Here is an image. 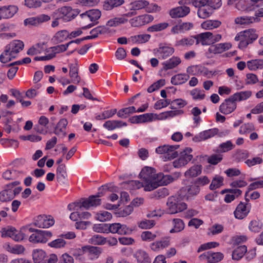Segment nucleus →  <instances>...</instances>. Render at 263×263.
Segmentation results:
<instances>
[{
	"label": "nucleus",
	"mask_w": 263,
	"mask_h": 263,
	"mask_svg": "<svg viewBox=\"0 0 263 263\" xmlns=\"http://www.w3.org/2000/svg\"><path fill=\"white\" fill-rule=\"evenodd\" d=\"M101 195L98 194L97 195L89 196L87 198L82 199L78 202L71 203L68 204V209L69 211H76L70 215V218L73 221H77L80 219V211L84 208L89 209L91 207L97 206L101 204Z\"/></svg>",
	"instance_id": "nucleus-1"
},
{
	"label": "nucleus",
	"mask_w": 263,
	"mask_h": 263,
	"mask_svg": "<svg viewBox=\"0 0 263 263\" xmlns=\"http://www.w3.org/2000/svg\"><path fill=\"white\" fill-rule=\"evenodd\" d=\"M24 47V44L22 41L15 40L11 41L5 47L3 52L0 55V61L6 63L15 59Z\"/></svg>",
	"instance_id": "nucleus-2"
},
{
	"label": "nucleus",
	"mask_w": 263,
	"mask_h": 263,
	"mask_svg": "<svg viewBox=\"0 0 263 263\" xmlns=\"http://www.w3.org/2000/svg\"><path fill=\"white\" fill-rule=\"evenodd\" d=\"M180 176L181 174L179 172H175L172 175H164L162 173L157 174L156 180L152 185L146 187V191H151L160 185H167L177 180Z\"/></svg>",
	"instance_id": "nucleus-3"
},
{
	"label": "nucleus",
	"mask_w": 263,
	"mask_h": 263,
	"mask_svg": "<svg viewBox=\"0 0 263 263\" xmlns=\"http://www.w3.org/2000/svg\"><path fill=\"white\" fill-rule=\"evenodd\" d=\"M258 36L256 30L250 29L239 32L235 37V40L239 41V48L243 49L256 40Z\"/></svg>",
	"instance_id": "nucleus-4"
},
{
	"label": "nucleus",
	"mask_w": 263,
	"mask_h": 263,
	"mask_svg": "<svg viewBox=\"0 0 263 263\" xmlns=\"http://www.w3.org/2000/svg\"><path fill=\"white\" fill-rule=\"evenodd\" d=\"M179 147V145L164 144L157 147L155 152L157 154L161 155L163 160L166 161L177 158L178 156L177 149Z\"/></svg>",
	"instance_id": "nucleus-5"
},
{
	"label": "nucleus",
	"mask_w": 263,
	"mask_h": 263,
	"mask_svg": "<svg viewBox=\"0 0 263 263\" xmlns=\"http://www.w3.org/2000/svg\"><path fill=\"white\" fill-rule=\"evenodd\" d=\"M166 212L170 214L180 212L187 208V204L179 200L178 197L172 196L168 198L166 203Z\"/></svg>",
	"instance_id": "nucleus-6"
},
{
	"label": "nucleus",
	"mask_w": 263,
	"mask_h": 263,
	"mask_svg": "<svg viewBox=\"0 0 263 263\" xmlns=\"http://www.w3.org/2000/svg\"><path fill=\"white\" fill-rule=\"evenodd\" d=\"M29 231L30 232L35 231L29 238V241L33 243H46L52 236V233L49 231L34 230L33 228H29Z\"/></svg>",
	"instance_id": "nucleus-7"
},
{
	"label": "nucleus",
	"mask_w": 263,
	"mask_h": 263,
	"mask_svg": "<svg viewBox=\"0 0 263 263\" xmlns=\"http://www.w3.org/2000/svg\"><path fill=\"white\" fill-rule=\"evenodd\" d=\"M192 149L190 147L184 148L179 155L178 158L173 162V165L176 168L185 166L193 158L191 154Z\"/></svg>",
	"instance_id": "nucleus-8"
},
{
	"label": "nucleus",
	"mask_w": 263,
	"mask_h": 263,
	"mask_svg": "<svg viewBox=\"0 0 263 263\" xmlns=\"http://www.w3.org/2000/svg\"><path fill=\"white\" fill-rule=\"evenodd\" d=\"M101 12L98 9H92L80 14V17L84 22L89 20L92 23L82 27V29L90 28L98 23L97 21L100 18Z\"/></svg>",
	"instance_id": "nucleus-9"
},
{
	"label": "nucleus",
	"mask_w": 263,
	"mask_h": 263,
	"mask_svg": "<svg viewBox=\"0 0 263 263\" xmlns=\"http://www.w3.org/2000/svg\"><path fill=\"white\" fill-rule=\"evenodd\" d=\"M78 9H73L70 6H63L57 10L59 18L64 22H69L74 19L79 13Z\"/></svg>",
	"instance_id": "nucleus-10"
},
{
	"label": "nucleus",
	"mask_w": 263,
	"mask_h": 263,
	"mask_svg": "<svg viewBox=\"0 0 263 263\" xmlns=\"http://www.w3.org/2000/svg\"><path fill=\"white\" fill-rule=\"evenodd\" d=\"M157 175L155 169L151 167L145 166L141 170L139 175L144 181V191L147 186L152 185L156 180Z\"/></svg>",
	"instance_id": "nucleus-11"
},
{
	"label": "nucleus",
	"mask_w": 263,
	"mask_h": 263,
	"mask_svg": "<svg viewBox=\"0 0 263 263\" xmlns=\"http://www.w3.org/2000/svg\"><path fill=\"white\" fill-rule=\"evenodd\" d=\"M175 52V49L169 45L161 44L158 48L153 50L154 55L157 57L159 59L165 60Z\"/></svg>",
	"instance_id": "nucleus-12"
},
{
	"label": "nucleus",
	"mask_w": 263,
	"mask_h": 263,
	"mask_svg": "<svg viewBox=\"0 0 263 263\" xmlns=\"http://www.w3.org/2000/svg\"><path fill=\"white\" fill-rule=\"evenodd\" d=\"M200 187L194 182L191 184L186 185L180 190V195L186 200L194 198L200 192Z\"/></svg>",
	"instance_id": "nucleus-13"
},
{
	"label": "nucleus",
	"mask_w": 263,
	"mask_h": 263,
	"mask_svg": "<svg viewBox=\"0 0 263 263\" xmlns=\"http://www.w3.org/2000/svg\"><path fill=\"white\" fill-rule=\"evenodd\" d=\"M154 20V17L149 14H143L135 16L129 20L130 25L139 27L148 24Z\"/></svg>",
	"instance_id": "nucleus-14"
},
{
	"label": "nucleus",
	"mask_w": 263,
	"mask_h": 263,
	"mask_svg": "<svg viewBox=\"0 0 263 263\" xmlns=\"http://www.w3.org/2000/svg\"><path fill=\"white\" fill-rule=\"evenodd\" d=\"M2 237H9L16 241L22 240L24 237V234L22 231H17L15 228L10 227L3 228L1 231Z\"/></svg>",
	"instance_id": "nucleus-15"
},
{
	"label": "nucleus",
	"mask_w": 263,
	"mask_h": 263,
	"mask_svg": "<svg viewBox=\"0 0 263 263\" xmlns=\"http://www.w3.org/2000/svg\"><path fill=\"white\" fill-rule=\"evenodd\" d=\"M251 208L250 203L240 202L234 212V217L238 219H243L248 216Z\"/></svg>",
	"instance_id": "nucleus-16"
},
{
	"label": "nucleus",
	"mask_w": 263,
	"mask_h": 263,
	"mask_svg": "<svg viewBox=\"0 0 263 263\" xmlns=\"http://www.w3.org/2000/svg\"><path fill=\"white\" fill-rule=\"evenodd\" d=\"M132 229L126 225L120 223H109V233L119 235H128L132 233Z\"/></svg>",
	"instance_id": "nucleus-17"
},
{
	"label": "nucleus",
	"mask_w": 263,
	"mask_h": 263,
	"mask_svg": "<svg viewBox=\"0 0 263 263\" xmlns=\"http://www.w3.org/2000/svg\"><path fill=\"white\" fill-rule=\"evenodd\" d=\"M237 107V104L230 96L226 99L219 106V111L224 115H229L233 112Z\"/></svg>",
	"instance_id": "nucleus-18"
},
{
	"label": "nucleus",
	"mask_w": 263,
	"mask_h": 263,
	"mask_svg": "<svg viewBox=\"0 0 263 263\" xmlns=\"http://www.w3.org/2000/svg\"><path fill=\"white\" fill-rule=\"evenodd\" d=\"M15 5L0 6V20L12 18L18 11Z\"/></svg>",
	"instance_id": "nucleus-19"
},
{
	"label": "nucleus",
	"mask_w": 263,
	"mask_h": 263,
	"mask_svg": "<svg viewBox=\"0 0 263 263\" xmlns=\"http://www.w3.org/2000/svg\"><path fill=\"white\" fill-rule=\"evenodd\" d=\"M186 72L188 74L194 76L202 75L208 76L214 73L212 71H209L206 67L201 65L189 66L186 69Z\"/></svg>",
	"instance_id": "nucleus-20"
},
{
	"label": "nucleus",
	"mask_w": 263,
	"mask_h": 263,
	"mask_svg": "<svg viewBox=\"0 0 263 263\" xmlns=\"http://www.w3.org/2000/svg\"><path fill=\"white\" fill-rule=\"evenodd\" d=\"M20 184L18 181H15L8 184L6 188L0 192V201L7 202L13 199V194L11 193V188Z\"/></svg>",
	"instance_id": "nucleus-21"
},
{
	"label": "nucleus",
	"mask_w": 263,
	"mask_h": 263,
	"mask_svg": "<svg viewBox=\"0 0 263 263\" xmlns=\"http://www.w3.org/2000/svg\"><path fill=\"white\" fill-rule=\"evenodd\" d=\"M223 255L220 252H206L199 256L200 260L209 261L210 263H216L220 261Z\"/></svg>",
	"instance_id": "nucleus-22"
},
{
	"label": "nucleus",
	"mask_w": 263,
	"mask_h": 263,
	"mask_svg": "<svg viewBox=\"0 0 263 263\" xmlns=\"http://www.w3.org/2000/svg\"><path fill=\"white\" fill-rule=\"evenodd\" d=\"M69 68V75L71 82L74 84H79L81 81V77L79 75L78 61L75 59L73 63L68 64Z\"/></svg>",
	"instance_id": "nucleus-23"
},
{
	"label": "nucleus",
	"mask_w": 263,
	"mask_h": 263,
	"mask_svg": "<svg viewBox=\"0 0 263 263\" xmlns=\"http://www.w3.org/2000/svg\"><path fill=\"white\" fill-rule=\"evenodd\" d=\"M54 223L53 218L50 216L40 215L35 220L34 224L39 228H48Z\"/></svg>",
	"instance_id": "nucleus-24"
},
{
	"label": "nucleus",
	"mask_w": 263,
	"mask_h": 263,
	"mask_svg": "<svg viewBox=\"0 0 263 263\" xmlns=\"http://www.w3.org/2000/svg\"><path fill=\"white\" fill-rule=\"evenodd\" d=\"M218 134V129L217 128L209 129L200 132L193 138V140L196 142H200L211 138Z\"/></svg>",
	"instance_id": "nucleus-25"
},
{
	"label": "nucleus",
	"mask_w": 263,
	"mask_h": 263,
	"mask_svg": "<svg viewBox=\"0 0 263 263\" xmlns=\"http://www.w3.org/2000/svg\"><path fill=\"white\" fill-rule=\"evenodd\" d=\"M190 12L189 7L183 6L172 9L170 11V15L172 18L183 17L187 15Z\"/></svg>",
	"instance_id": "nucleus-26"
},
{
	"label": "nucleus",
	"mask_w": 263,
	"mask_h": 263,
	"mask_svg": "<svg viewBox=\"0 0 263 263\" xmlns=\"http://www.w3.org/2000/svg\"><path fill=\"white\" fill-rule=\"evenodd\" d=\"M170 245V238L165 237L159 241H155L150 245V248L155 252H159Z\"/></svg>",
	"instance_id": "nucleus-27"
},
{
	"label": "nucleus",
	"mask_w": 263,
	"mask_h": 263,
	"mask_svg": "<svg viewBox=\"0 0 263 263\" xmlns=\"http://www.w3.org/2000/svg\"><path fill=\"white\" fill-rule=\"evenodd\" d=\"M49 122V121L48 118L42 116L39 119L38 125H36L34 129L37 133L46 135L48 133L46 126Z\"/></svg>",
	"instance_id": "nucleus-28"
},
{
	"label": "nucleus",
	"mask_w": 263,
	"mask_h": 263,
	"mask_svg": "<svg viewBox=\"0 0 263 263\" xmlns=\"http://www.w3.org/2000/svg\"><path fill=\"white\" fill-rule=\"evenodd\" d=\"M133 123H142L154 121V113H146L133 117L130 119Z\"/></svg>",
	"instance_id": "nucleus-29"
},
{
	"label": "nucleus",
	"mask_w": 263,
	"mask_h": 263,
	"mask_svg": "<svg viewBox=\"0 0 263 263\" xmlns=\"http://www.w3.org/2000/svg\"><path fill=\"white\" fill-rule=\"evenodd\" d=\"M196 39V44L201 43L202 45H208L211 44V39L213 37V33L210 32H206L200 33L195 36Z\"/></svg>",
	"instance_id": "nucleus-30"
},
{
	"label": "nucleus",
	"mask_w": 263,
	"mask_h": 263,
	"mask_svg": "<svg viewBox=\"0 0 263 263\" xmlns=\"http://www.w3.org/2000/svg\"><path fill=\"white\" fill-rule=\"evenodd\" d=\"M231 45L229 43H219L211 46L209 48L210 52L214 54H218L229 50Z\"/></svg>",
	"instance_id": "nucleus-31"
},
{
	"label": "nucleus",
	"mask_w": 263,
	"mask_h": 263,
	"mask_svg": "<svg viewBox=\"0 0 263 263\" xmlns=\"http://www.w3.org/2000/svg\"><path fill=\"white\" fill-rule=\"evenodd\" d=\"M181 63V59L177 56H173L167 61L162 63L163 69L168 70L177 67Z\"/></svg>",
	"instance_id": "nucleus-32"
},
{
	"label": "nucleus",
	"mask_w": 263,
	"mask_h": 263,
	"mask_svg": "<svg viewBox=\"0 0 263 263\" xmlns=\"http://www.w3.org/2000/svg\"><path fill=\"white\" fill-rule=\"evenodd\" d=\"M46 253L42 249H34L32 251V259L34 263H46Z\"/></svg>",
	"instance_id": "nucleus-33"
},
{
	"label": "nucleus",
	"mask_w": 263,
	"mask_h": 263,
	"mask_svg": "<svg viewBox=\"0 0 263 263\" xmlns=\"http://www.w3.org/2000/svg\"><path fill=\"white\" fill-rule=\"evenodd\" d=\"M68 121L66 119H61L54 128V134L58 136L64 137L66 135V128Z\"/></svg>",
	"instance_id": "nucleus-34"
},
{
	"label": "nucleus",
	"mask_w": 263,
	"mask_h": 263,
	"mask_svg": "<svg viewBox=\"0 0 263 263\" xmlns=\"http://www.w3.org/2000/svg\"><path fill=\"white\" fill-rule=\"evenodd\" d=\"M134 256L138 263H151V258L146 252L143 250L136 251Z\"/></svg>",
	"instance_id": "nucleus-35"
},
{
	"label": "nucleus",
	"mask_w": 263,
	"mask_h": 263,
	"mask_svg": "<svg viewBox=\"0 0 263 263\" xmlns=\"http://www.w3.org/2000/svg\"><path fill=\"white\" fill-rule=\"evenodd\" d=\"M248 229L253 233H258L263 229V222L258 218L252 219L248 225Z\"/></svg>",
	"instance_id": "nucleus-36"
},
{
	"label": "nucleus",
	"mask_w": 263,
	"mask_h": 263,
	"mask_svg": "<svg viewBox=\"0 0 263 263\" xmlns=\"http://www.w3.org/2000/svg\"><path fill=\"white\" fill-rule=\"evenodd\" d=\"M252 95V92L251 90L241 91L236 92L232 95V99H233L235 103L237 102H241L249 99Z\"/></svg>",
	"instance_id": "nucleus-37"
},
{
	"label": "nucleus",
	"mask_w": 263,
	"mask_h": 263,
	"mask_svg": "<svg viewBox=\"0 0 263 263\" xmlns=\"http://www.w3.org/2000/svg\"><path fill=\"white\" fill-rule=\"evenodd\" d=\"M126 122L119 120H108L103 125V127L108 130H113L116 128H120L122 126H126Z\"/></svg>",
	"instance_id": "nucleus-38"
},
{
	"label": "nucleus",
	"mask_w": 263,
	"mask_h": 263,
	"mask_svg": "<svg viewBox=\"0 0 263 263\" xmlns=\"http://www.w3.org/2000/svg\"><path fill=\"white\" fill-rule=\"evenodd\" d=\"M57 179L61 183H65L67 177L66 166L64 164H60L57 169Z\"/></svg>",
	"instance_id": "nucleus-39"
},
{
	"label": "nucleus",
	"mask_w": 263,
	"mask_h": 263,
	"mask_svg": "<svg viewBox=\"0 0 263 263\" xmlns=\"http://www.w3.org/2000/svg\"><path fill=\"white\" fill-rule=\"evenodd\" d=\"M124 2V0H106L103 2V8L105 10L110 11L121 6Z\"/></svg>",
	"instance_id": "nucleus-40"
},
{
	"label": "nucleus",
	"mask_w": 263,
	"mask_h": 263,
	"mask_svg": "<svg viewBox=\"0 0 263 263\" xmlns=\"http://www.w3.org/2000/svg\"><path fill=\"white\" fill-rule=\"evenodd\" d=\"M87 249L86 250V253L91 260H94L97 259L101 253H102V249L99 247L86 246Z\"/></svg>",
	"instance_id": "nucleus-41"
},
{
	"label": "nucleus",
	"mask_w": 263,
	"mask_h": 263,
	"mask_svg": "<svg viewBox=\"0 0 263 263\" xmlns=\"http://www.w3.org/2000/svg\"><path fill=\"white\" fill-rule=\"evenodd\" d=\"M236 7L238 10L247 11H252L255 8L251 0H239Z\"/></svg>",
	"instance_id": "nucleus-42"
},
{
	"label": "nucleus",
	"mask_w": 263,
	"mask_h": 263,
	"mask_svg": "<svg viewBox=\"0 0 263 263\" xmlns=\"http://www.w3.org/2000/svg\"><path fill=\"white\" fill-rule=\"evenodd\" d=\"M226 191L229 193L224 197V201L227 203L232 202L242 193V191L238 189H228Z\"/></svg>",
	"instance_id": "nucleus-43"
},
{
	"label": "nucleus",
	"mask_w": 263,
	"mask_h": 263,
	"mask_svg": "<svg viewBox=\"0 0 263 263\" xmlns=\"http://www.w3.org/2000/svg\"><path fill=\"white\" fill-rule=\"evenodd\" d=\"M69 32L66 30L58 31L53 36L52 40L55 43H60L69 39Z\"/></svg>",
	"instance_id": "nucleus-44"
},
{
	"label": "nucleus",
	"mask_w": 263,
	"mask_h": 263,
	"mask_svg": "<svg viewBox=\"0 0 263 263\" xmlns=\"http://www.w3.org/2000/svg\"><path fill=\"white\" fill-rule=\"evenodd\" d=\"M188 74L185 73H179L171 78V83L174 85H178L185 83L189 79Z\"/></svg>",
	"instance_id": "nucleus-45"
},
{
	"label": "nucleus",
	"mask_w": 263,
	"mask_h": 263,
	"mask_svg": "<svg viewBox=\"0 0 263 263\" xmlns=\"http://www.w3.org/2000/svg\"><path fill=\"white\" fill-rule=\"evenodd\" d=\"M221 22L218 20H208L204 21L201 24V27L204 30H212L219 27Z\"/></svg>",
	"instance_id": "nucleus-46"
},
{
	"label": "nucleus",
	"mask_w": 263,
	"mask_h": 263,
	"mask_svg": "<svg viewBox=\"0 0 263 263\" xmlns=\"http://www.w3.org/2000/svg\"><path fill=\"white\" fill-rule=\"evenodd\" d=\"M148 5V2L146 0H137L131 2L129 4L130 10H140L142 9H145V7Z\"/></svg>",
	"instance_id": "nucleus-47"
},
{
	"label": "nucleus",
	"mask_w": 263,
	"mask_h": 263,
	"mask_svg": "<svg viewBox=\"0 0 263 263\" xmlns=\"http://www.w3.org/2000/svg\"><path fill=\"white\" fill-rule=\"evenodd\" d=\"M201 165H195L184 173V176L186 177H195L201 173Z\"/></svg>",
	"instance_id": "nucleus-48"
},
{
	"label": "nucleus",
	"mask_w": 263,
	"mask_h": 263,
	"mask_svg": "<svg viewBox=\"0 0 263 263\" xmlns=\"http://www.w3.org/2000/svg\"><path fill=\"white\" fill-rule=\"evenodd\" d=\"M45 44L40 43L31 46L27 51V54L34 55L42 53L45 49Z\"/></svg>",
	"instance_id": "nucleus-49"
},
{
	"label": "nucleus",
	"mask_w": 263,
	"mask_h": 263,
	"mask_svg": "<svg viewBox=\"0 0 263 263\" xmlns=\"http://www.w3.org/2000/svg\"><path fill=\"white\" fill-rule=\"evenodd\" d=\"M247 67L252 71L261 69L263 68V60L255 59L249 61L247 62Z\"/></svg>",
	"instance_id": "nucleus-50"
},
{
	"label": "nucleus",
	"mask_w": 263,
	"mask_h": 263,
	"mask_svg": "<svg viewBox=\"0 0 263 263\" xmlns=\"http://www.w3.org/2000/svg\"><path fill=\"white\" fill-rule=\"evenodd\" d=\"M177 115L176 111H166L159 114H154V121L164 120L169 118H172Z\"/></svg>",
	"instance_id": "nucleus-51"
},
{
	"label": "nucleus",
	"mask_w": 263,
	"mask_h": 263,
	"mask_svg": "<svg viewBox=\"0 0 263 263\" xmlns=\"http://www.w3.org/2000/svg\"><path fill=\"white\" fill-rule=\"evenodd\" d=\"M213 12V10L208 5L199 8L197 11L198 17L201 18H206L209 17Z\"/></svg>",
	"instance_id": "nucleus-52"
},
{
	"label": "nucleus",
	"mask_w": 263,
	"mask_h": 263,
	"mask_svg": "<svg viewBox=\"0 0 263 263\" xmlns=\"http://www.w3.org/2000/svg\"><path fill=\"white\" fill-rule=\"evenodd\" d=\"M68 48V44H61L56 46L52 47L49 48L47 52H49L51 55H53V58L55 57L56 54L66 51Z\"/></svg>",
	"instance_id": "nucleus-53"
},
{
	"label": "nucleus",
	"mask_w": 263,
	"mask_h": 263,
	"mask_svg": "<svg viewBox=\"0 0 263 263\" xmlns=\"http://www.w3.org/2000/svg\"><path fill=\"white\" fill-rule=\"evenodd\" d=\"M247 252V249L245 246H239L233 252L232 258L234 260H238L241 259Z\"/></svg>",
	"instance_id": "nucleus-54"
},
{
	"label": "nucleus",
	"mask_w": 263,
	"mask_h": 263,
	"mask_svg": "<svg viewBox=\"0 0 263 263\" xmlns=\"http://www.w3.org/2000/svg\"><path fill=\"white\" fill-rule=\"evenodd\" d=\"M195 43H196L195 36H190L177 41L176 46L189 47L193 45Z\"/></svg>",
	"instance_id": "nucleus-55"
},
{
	"label": "nucleus",
	"mask_w": 263,
	"mask_h": 263,
	"mask_svg": "<svg viewBox=\"0 0 263 263\" xmlns=\"http://www.w3.org/2000/svg\"><path fill=\"white\" fill-rule=\"evenodd\" d=\"M136 112V108L134 106H130L120 109L117 112V116L121 118H126L130 115Z\"/></svg>",
	"instance_id": "nucleus-56"
},
{
	"label": "nucleus",
	"mask_w": 263,
	"mask_h": 263,
	"mask_svg": "<svg viewBox=\"0 0 263 263\" xmlns=\"http://www.w3.org/2000/svg\"><path fill=\"white\" fill-rule=\"evenodd\" d=\"M209 0H181V3L184 5L192 4L195 7L200 8L208 5Z\"/></svg>",
	"instance_id": "nucleus-57"
},
{
	"label": "nucleus",
	"mask_w": 263,
	"mask_h": 263,
	"mask_svg": "<svg viewBox=\"0 0 263 263\" xmlns=\"http://www.w3.org/2000/svg\"><path fill=\"white\" fill-rule=\"evenodd\" d=\"M151 35L148 34H143L131 37V41L135 44H143L149 41Z\"/></svg>",
	"instance_id": "nucleus-58"
},
{
	"label": "nucleus",
	"mask_w": 263,
	"mask_h": 263,
	"mask_svg": "<svg viewBox=\"0 0 263 263\" xmlns=\"http://www.w3.org/2000/svg\"><path fill=\"white\" fill-rule=\"evenodd\" d=\"M169 26V24L167 22H162L154 24L147 28V31L153 32H158L165 30Z\"/></svg>",
	"instance_id": "nucleus-59"
},
{
	"label": "nucleus",
	"mask_w": 263,
	"mask_h": 263,
	"mask_svg": "<svg viewBox=\"0 0 263 263\" xmlns=\"http://www.w3.org/2000/svg\"><path fill=\"white\" fill-rule=\"evenodd\" d=\"M255 128L252 123H245L241 125L239 130L240 135H247L255 130Z\"/></svg>",
	"instance_id": "nucleus-60"
},
{
	"label": "nucleus",
	"mask_w": 263,
	"mask_h": 263,
	"mask_svg": "<svg viewBox=\"0 0 263 263\" xmlns=\"http://www.w3.org/2000/svg\"><path fill=\"white\" fill-rule=\"evenodd\" d=\"M256 18L252 16H240L235 18V23L238 25H243L256 22Z\"/></svg>",
	"instance_id": "nucleus-61"
},
{
	"label": "nucleus",
	"mask_w": 263,
	"mask_h": 263,
	"mask_svg": "<svg viewBox=\"0 0 263 263\" xmlns=\"http://www.w3.org/2000/svg\"><path fill=\"white\" fill-rule=\"evenodd\" d=\"M174 228L170 230L171 233L179 232L184 228L183 221L180 219H174L173 221Z\"/></svg>",
	"instance_id": "nucleus-62"
},
{
	"label": "nucleus",
	"mask_w": 263,
	"mask_h": 263,
	"mask_svg": "<svg viewBox=\"0 0 263 263\" xmlns=\"http://www.w3.org/2000/svg\"><path fill=\"white\" fill-rule=\"evenodd\" d=\"M191 114L193 116V120L194 123L198 125L199 124L201 121L200 117L201 114V110L198 107H193L191 110Z\"/></svg>",
	"instance_id": "nucleus-63"
},
{
	"label": "nucleus",
	"mask_w": 263,
	"mask_h": 263,
	"mask_svg": "<svg viewBox=\"0 0 263 263\" xmlns=\"http://www.w3.org/2000/svg\"><path fill=\"white\" fill-rule=\"evenodd\" d=\"M190 95L193 100H202L205 98V95L203 90L195 88L190 91Z\"/></svg>",
	"instance_id": "nucleus-64"
}]
</instances>
